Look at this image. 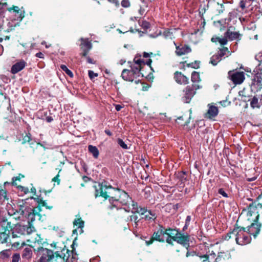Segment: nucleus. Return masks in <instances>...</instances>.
<instances>
[{
  "mask_svg": "<svg viewBox=\"0 0 262 262\" xmlns=\"http://www.w3.org/2000/svg\"><path fill=\"white\" fill-rule=\"evenodd\" d=\"M253 72L255 74H262V62L258 63L254 69Z\"/></svg>",
  "mask_w": 262,
  "mask_h": 262,
  "instance_id": "48",
  "label": "nucleus"
},
{
  "mask_svg": "<svg viewBox=\"0 0 262 262\" xmlns=\"http://www.w3.org/2000/svg\"><path fill=\"white\" fill-rule=\"evenodd\" d=\"M34 243L37 244L39 245L38 247H42L43 248L44 246H46L48 245L47 242L45 241L43 238L39 234H36L34 238Z\"/></svg>",
  "mask_w": 262,
  "mask_h": 262,
  "instance_id": "26",
  "label": "nucleus"
},
{
  "mask_svg": "<svg viewBox=\"0 0 262 262\" xmlns=\"http://www.w3.org/2000/svg\"><path fill=\"white\" fill-rule=\"evenodd\" d=\"M207 114L210 118L216 116L218 114L217 107L215 106H211L208 110Z\"/></svg>",
  "mask_w": 262,
  "mask_h": 262,
  "instance_id": "30",
  "label": "nucleus"
},
{
  "mask_svg": "<svg viewBox=\"0 0 262 262\" xmlns=\"http://www.w3.org/2000/svg\"><path fill=\"white\" fill-rule=\"evenodd\" d=\"M8 200L7 191L3 188L2 186H0V201Z\"/></svg>",
  "mask_w": 262,
  "mask_h": 262,
  "instance_id": "36",
  "label": "nucleus"
},
{
  "mask_svg": "<svg viewBox=\"0 0 262 262\" xmlns=\"http://www.w3.org/2000/svg\"><path fill=\"white\" fill-rule=\"evenodd\" d=\"M228 42V39L224 36V38H220L219 42L221 44L222 46H224Z\"/></svg>",
  "mask_w": 262,
  "mask_h": 262,
  "instance_id": "57",
  "label": "nucleus"
},
{
  "mask_svg": "<svg viewBox=\"0 0 262 262\" xmlns=\"http://www.w3.org/2000/svg\"><path fill=\"white\" fill-rule=\"evenodd\" d=\"M176 54L178 56H182L191 52V49L188 45H180L176 46Z\"/></svg>",
  "mask_w": 262,
  "mask_h": 262,
  "instance_id": "18",
  "label": "nucleus"
},
{
  "mask_svg": "<svg viewBox=\"0 0 262 262\" xmlns=\"http://www.w3.org/2000/svg\"><path fill=\"white\" fill-rule=\"evenodd\" d=\"M32 140V136L30 133H26L25 136H23L22 139V144H25L27 143H29L30 145H32L33 143H31V141Z\"/></svg>",
  "mask_w": 262,
  "mask_h": 262,
  "instance_id": "33",
  "label": "nucleus"
},
{
  "mask_svg": "<svg viewBox=\"0 0 262 262\" xmlns=\"http://www.w3.org/2000/svg\"><path fill=\"white\" fill-rule=\"evenodd\" d=\"M167 233L165 228L162 225H159V228L157 231H155L149 241H146L147 246L151 245L154 241H158L160 243H164L165 239L162 237Z\"/></svg>",
  "mask_w": 262,
  "mask_h": 262,
  "instance_id": "9",
  "label": "nucleus"
},
{
  "mask_svg": "<svg viewBox=\"0 0 262 262\" xmlns=\"http://www.w3.org/2000/svg\"><path fill=\"white\" fill-rule=\"evenodd\" d=\"M173 78L176 82L180 85H186L189 83V78L179 71L174 73Z\"/></svg>",
  "mask_w": 262,
  "mask_h": 262,
  "instance_id": "15",
  "label": "nucleus"
},
{
  "mask_svg": "<svg viewBox=\"0 0 262 262\" xmlns=\"http://www.w3.org/2000/svg\"><path fill=\"white\" fill-rule=\"evenodd\" d=\"M250 88L251 91L254 93L258 92L262 89V74H255Z\"/></svg>",
  "mask_w": 262,
  "mask_h": 262,
  "instance_id": "12",
  "label": "nucleus"
},
{
  "mask_svg": "<svg viewBox=\"0 0 262 262\" xmlns=\"http://www.w3.org/2000/svg\"><path fill=\"white\" fill-rule=\"evenodd\" d=\"M35 231L33 225H23L19 223H16L11 236L13 238L20 237L22 235H29Z\"/></svg>",
  "mask_w": 262,
  "mask_h": 262,
  "instance_id": "6",
  "label": "nucleus"
},
{
  "mask_svg": "<svg viewBox=\"0 0 262 262\" xmlns=\"http://www.w3.org/2000/svg\"><path fill=\"white\" fill-rule=\"evenodd\" d=\"M255 59L259 62H262V52H259L255 56Z\"/></svg>",
  "mask_w": 262,
  "mask_h": 262,
  "instance_id": "61",
  "label": "nucleus"
},
{
  "mask_svg": "<svg viewBox=\"0 0 262 262\" xmlns=\"http://www.w3.org/2000/svg\"><path fill=\"white\" fill-rule=\"evenodd\" d=\"M152 60L148 59L146 62L143 59L138 56H136L134 59V63L130 65V70L123 69L122 71L121 77L125 81L133 82L135 81L136 83H138L141 80L140 77H145L149 80H152L154 77L152 72H150L146 75L144 72V67L146 65L149 66L152 72L154 70L151 64Z\"/></svg>",
  "mask_w": 262,
  "mask_h": 262,
  "instance_id": "3",
  "label": "nucleus"
},
{
  "mask_svg": "<svg viewBox=\"0 0 262 262\" xmlns=\"http://www.w3.org/2000/svg\"><path fill=\"white\" fill-rule=\"evenodd\" d=\"M221 60L220 57L216 54L213 55L211 58L209 63L212 64L213 66H216L217 63Z\"/></svg>",
  "mask_w": 262,
  "mask_h": 262,
  "instance_id": "37",
  "label": "nucleus"
},
{
  "mask_svg": "<svg viewBox=\"0 0 262 262\" xmlns=\"http://www.w3.org/2000/svg\"><path fill=\"white\" fill-rule=\"evenodd\" d=\"M165 231H166L167 232L165 235L170 237H172L173 236H178V234L180 232L178 229L171 228L165 229Z\"/></svg>",
  "mask_w": 262,
  "mask_h": 262,
  "instance_id": "29",
  "label": "nucleus"
},
{
  "mask_svg": "<svg viewBox=\"0 0 262 262\" xmlns=\"http://www.w3.org/2000/svg\"><path fill=\"white\" fill-rule=\"evenodd\" d=\"M210 256H212L213 258H214L215 256V254L214 253L210 254V255L208 254H204V255H200L199 256L200 260L202 262H210L209 257Z\"/></svg>",
  "mask_w": 262,
  "mask_h": 262,
  "instance_id": "34",
  "label": "nucleus"
},
{
  "mask_svg": "<svg viewBox=\"0 0 262 262\" xmlns=\"http://www.w3.org/2000/svg\"><path fill=\"white\" fill-rule=\"evenodd\" d=\"M177 178L181 182V184H184L187 181V172L184 171H178L176 173Z\"/></svg>",
  "mask_w": 262,
  "mask_h": 262,
  "instance_id": "25",
  "label": "nucleus"
},
{
  "mask_svg": "<svg viewBox=\"0 0 262 262\" xmlns=\"http://www.w3.org/2000/svg\"><path fill=\"white\" fill-rule=\"evenodd\" d=\"M61 171V169L59 170V172H58V173L54 177L52 181L53 182H57V184L58 185H59L60 184V180L59 179V172L60 171Z\"/></svg>",
  "mask_w": 262,
  "mask_h": 262,
  "instance_id": "59",
  "label": "nucleus"
},
{
  "mask_svg": "<svg viewBox=\"0 0 262 262\" xmlns=\"http://www.w3.org/2000/svg\"><path fill=\"white\" fill-rule=\"evenodd\" d=\"M31 198L37 203V206L33 209H31L29 212L27 213L26 216L28 219L27 225H33L32 223L35 220L36 216H38L39 219L41 218V215L40 212L42 211V207H45L46 209L49 210L53 208V206L47 205L46 201L43 200V198L41 197V195H36V197H32Z\"/></svg>",
  "mask_w": 262,
  "mask_h": 262,
  "instance_id": "5",
  "label": "nucleus"
},
{
  "mask_svg": "<svg viewBox=\"0 0 262 262\" xmlns=\"http://www.w3.org/2000/svg\"><path fill=\"white\" fill-rule=\"evenodd\" d=\"M96 198L102 197L104 200L108 199L110 202L116 201L122 206H126L129 211L133 213H138L143 215L142 219L147 221H154L157 216L156 214L145 207H138L137 202L133 200L128 193L124 190L119 188H115L111 185H103V183H99L94 185Z\"/></svg>",
  "mask_w": 262,
  "mask_h": 262,
  "instance_id": "1",
  "label": "nucleus"
},
{
  "mask_svg": "<svg viewBox=\"0 0 262 262\" xmlns=\"http://www.w3.org/2000/svg\"><path fill=\"white\" fill-rule=\"evenodd\" d=\"M31 209V208L27 205L26 202L23 200L21 204L19 202L18 208L16 210V212L21 215L27 216V213L29 212Z\"/></svg>",
  "mask_w": 262,
  "mask_h": 262,
  "instance_id": "21",
  "label": "nucleus"
},
{
  "mask_svg": "<svg viewBox=\"0 0 262 262\" xmlns=\"http://www.w3.org/2000/svg\"><path fill=\"white\" fill-rule=\"evenodd\" d=\"M197 256L199 257V256H200V254L199 253H198L196 251H194L193 250H192V251H188V250L186 254V256L187 257H188L189 256Z\"/></svg>",
  "mask_w": 262,
  "mask_h": 262,
  "instance_id": "49",
  "label": "nucleus"
},
{
  "mask_svg": "<svg viewBox=\"0 0 262 262\" xmlns=\"http://www.w3.org/2000/svg\"><path fill=\"white\" fill-rule=\"evenodd\" d=\"M250 106L252 108H259L260 107V103L258 101V99L256 96H254L251 101Z\"/></svg>",
  "mask_w": 262,
  "mask_h": 262,
  "instance_id": "32",
  "label": "nucleus"
},
{
  "mask_svg": "<svg viewBox=\"0 0 262 262\" xmlns=\"http://www.w3.org/2000/svg\"><path fill=\"white\" fill-rule=\"evenodd\" d=\"M258 208L262 209V204L259 203L256 204L255 202L250 204L248 207V211L247 215L251 216L253 215H255L256 216L258 214L257 211Z\"/></svg>",
  "mask_w": 262,
  "mask_h": 262,
  "instance_id": "17",
  "label": "nucleus"
},
{
  "mask_svg": "<svg viewBox=\"0 0 262 262\" xmlns=\"http://www.w3.org/2000/svg\"><path fill=\"white\" fill-rule=\"evenodd\" d=\"M163 35L165 38L171 39L173 37V33L171 31V29H166L163 32Z\"/></svg>",
  "mask_w": 262,
  "mask_h": 262,
  "instance_id": "41",
  "label": "nucleus"
},
{
  "mask_svg": "<svg viewBox=\"0 0 262 262\" xmlns=\"http://www.w3.org/2000/svg\"><path fill=\"white\" fill-rule=\"evenodd\" d=\"M88 74H89V76L91 79H93L95 77H96L98 76V74L97 73H94L92 70H89Z\"/></svg>",
  "mask_w": 262,
  "mask_h": 262,
  "instance_id": "55",
  "label": "nucleus"
},
{
  "mask_svg": "<svg viewBox=\"0 0 262 262\" xmlns=\"http://www.w3.org/2000/svg\"><path fill=\"white\" fill-rule=\"evenodd\" d=\"M218 193L223 195L224 197H228V194L225 192V190L223 188H220L218 190Z\"/></svg>",
  "mask_w": 262,
  "mask_h": 262,
  "instance_id": "60",
  "label": "nucleus"
},
{
  "mask_svg": "<svg viewBox=\"0 0 262 262\" xmlns=\"http://www.w3.org/2000/svg\"><path fill=\"white\" fill-rule=\"evenodd\" d=\"M213 5V12L216 15H219L222 13L224 11V6L223 4L219 3H211Z\"/></svg>",
  "mask_w": 262,
  "mask_h": 262,
  "instance_id": "22",
  "label": "nucleus"
},
{
  "mask_svg": "<svg viewBox=\"0 0 262 262\" xmlns=\"http://www.w3.org/2000/svg\"><path fill=\"white\" fill-rule=\"evenodd\" d=\"M61 69L64 71L69 77L71 78L73 77L74 75L73 72L69 70L66 65L61 64L60 66Z\"/></svg>",
  "mask_w": 262,
  "mask_h": 262,
  "instance_id": "40",
  "label": "nucleus"
},
{
  "mask_svg": "<svg viewBox=\"0 0 262 262\" xmlns=\"http://www.w3.org/2000/svg\"><path fill=\"white\" fill-rule=\"evenodd\" d=\"M9 12H11L12 10L15 13L19 14L18 18L21 20L25 17V12L21 11L18 7L16 6H13L12 7H10L7 9Z\"/></svg>",
  "mask_w": 262,
  "mask_h": 262,
  "instance_id": "24",
  "label": "nucleus"
},
{
  "mask_svg": "<svg viewBox=\"0 0 262 262\" xmlns=\"http://www.w3.org/2000/svg\"><path fill=\"white\" fill-rule=\"evenodd\" d=\"M202 86L199 84H192L186 86L183 90L184 95L182 97V100L184 103H189L196 91L201 89Z\"/></svg>",
  "mask_w": 262,
  "mask_h": 262,
  "instance_id": "7",
  "label": "nucleus"
},
{
  "mask_svg": "<svg viewBox=\"0 0 262 262\" xmlns=\"http://www.w3.org/2000/svg\"><path fill=\"white\" fill-rule=\"evenodd\" d=\"M9 217L4 218L0 222V244L8 242L10 234H12L15 223L13 222L14 217L8 212Z\"/></svg>",
  "mask_w": 262,
  "mask_h": 262,
  "instance_id": "4",
  "label": "nucleus"
},
{
  "mask_svg": "<svg viewBox=\"0 0 262 262\" xmlns=\"http://www.w3.org/2000/svg\"><path fill=\"white\" fill-rule=\"evenodd\" d=\"M200 61L199 60H195L194 62L187 63L186 67L188 68H192L193 69H198L200 68Z\"/></svg>",
  "mask_w": 262,
  "mask_h": 262,
  "instance_id": "42",
  "label": "nucleus"
},
{
  "mask_svg": "<svg viewBox=\"0 0 262 262\" xmlns=\"http://www.w3.org/2000/svg\"><path fill=\"white\" fill-rule=\"evenodd\" d=\"M220 103L223 106L226 107L229 105L231 102L227 100H225L221 101Z\"/></svg>",
  "mask_w": 262,
  "mask_h": 262,
  "instance_id": "62",
  "label": "nucleus"
},
{
  "mask_svg": "<svg viewBox=\"0 0 262 262\" xmlns=\"http://www.w3.org/2000/svg\"><path fill=\"white\" fill-rule=\"evenodd\" d=\"M11 262H20L21 260L20 255L18 253H14L11 257Z\"/></svg>",
  "mask_w": 262,
  "mask_h": 262,
  "instance_id": "45",
  "label": "nucleus"
},
{
  "mask_svg": "<svg viewBox=\"0 0 262 262\" xmlns=\"http://www.w3.org/2000/svg\"><path fill=\"white\" fill-rule=\"evenodd\" d=\"M26 244L25 242H14L11 244L12 247L16 249H20L24 246H26Z\"/></svg>",
  "mask_w": 262,
  "mask_h": 262,
  "instance_id": "44",
  "label": "nucleus"
},
{
  "mask_svg": "<svg viewBox=\"0 0 262 262\" xmlns=\"http://www.w3.org/2000/svg\"><path fill=\"white\" fill-rule=\"evenodd\" d=\"M174 237V236L170 237L167 236V237L166 238V240H165V242L166 241V242L168 244L171 246H173V242H174V239H173Z\"/></svg>",
  "mask_w": 262,
  "mask_h": 262,
  "instance_id": "58",
  "label": "nucleus"
},
{
  "mask_svg": "<svg viewBox=\"0 0 262 262\" xmlns=\"http://www.w3.org/2000/svg\"><path fill=\"white\" fill-rule=\"evenodd\" d=\"M81 43L79 45L81 53L80 55L81 57H86L88 55L89 51L92 48V43L91 41L89 40L88 38H81L80 39Z\"/></svg>",
  "mask_w": 262,
  "mask_h": 262,
  "instance_id": "13",
  "label": "nucleus"
},
{
  "mask_svg": "<svg viewBox=\"0 0 262 262\" xmlns=\"http://www.w3.org/2000/svg\"><path fill=\"white\" fill-rule=\"evenodd\" d=\"M259 214H257L255 219L253 220V222L247 228V232L251 235H253L256 238L259 233L261 227V224L258 222Z\"/></svg>",
  "mask_w": 262,
  "mask_h": 262,
  "instance_id": "10",
  "label": "nucleus"
},
{
  "mask_svg": "<svg viewBox=\"0 0 262 262\" xmlns=\"http://www.w3.org/2000/svg\"><path fill=\"white\" fill-rule=\"evenodd\" d=\"M228 78L235 84H241L245 79V73L236 71H229L228 73Z\"/></svg>",
  "mask_w": 262,
  "mask_h": 262,
  "instance_id": "11",
  "label": "nucleus"
},
{
  "mask_svg": "<svg viewBox=\"0 0 262 262\" xmlns=\"http://www.w3.org/2000/svg\"><path fill=\"white\" fill-rule=\"evenodd\" d=\"M17 188L20 190L21 191L24 192L25 194H27L29 192V190L28 187H26L21 185H18L17 186Z\"/></svg>",
  "mask_w": 262,
  "mask_h": 262,
  "instance_id": "53",
  "label": "nucleus"
},
{
  "mask_svg": "<svg viewBox=\"0 0 262 262\" xmlns=\"http://www.w3.org/2000/svg\"><path fill=\"white\" fill-rule=\"evenodd\" d=\"M189 111V115L188 116V119H186V121L183 124H182V125H183V126H187L190 122V120L191 119V115L192 114L191 108H190Z\"/></svg>",
  "mask_w": 262,
  "mask_h": 262,
  "instance_id": "56",
  "label": "nucleus"
},
{
  "mask_svg": "<svg viewBox=\"0 0 262 262\" xmlns=\"http://www.w3.org/2000/svg\"><path fill=\"white\" fill-rule=\"evenodd\" d=\"M85 57L86 59V61L88 63L91 64H95L96 62L94 61V60L92 59L90 56L86 55V56Z\"/></svg>",
  "mask_w": 262,
  "mask_h": 262,
  "instance_id": "64",
  "label": "nucleus"
},
{
  "mask_svg": "<svg viewBox=\"0 0 262 262\" xmlns=\"http://www.w3.org/2000/svg\"><path fill=\"white\" fill-rule=\"evenodd\" d=\"M227 52H229L228 49L227 47H223V48L220 50L216 54L222 60V58L225 56Z\"/></svg>",
  "mask_w": 262,
  "mask_h": 262,
  "instance_id": "39",
  "label": "nucleus"
},
{
  "mask_svg": "<svg viewBox=\"0 0 262 262\" xmlns=\"http://www.w3.org/2000/svg\"><path fill=\"white\" fill-rule=\"evenodd\" d=\"M191 80L192 82V84H199L201 80L200 73L196 71L192 72L191 73Z\"/></svg>",
  "mask_w": 262,
  "mask_h": 262,
  "instance_id": "28",
  "label": "nucleus"
},
{
  "mask_svg": "<svg viewBox=\"0 0 262 262\" xmlns=\"http://www.w3.org/2000/svg\"><path fill=\"white\" fill-rule=\"evenodd\" d=\"M32 247L29 246L23 249L21 252V257L24 261L29 260L32 257Z\"/></svg>",
  "mask_w": 262,
  "mask_h": 262,
  "instance_id": "19",
  "label": "nucleus"
},
{
  "mask_svg": "<svg viewBox=\"0 0 262 262\" xmlns=\"http://www.w3.org/2000/svg\"><path fill=\"white\" fill-rule=\"evenodd\" d=\"M20 180H21V177H20V176H16V177H14L12 179V181L11 182V184L12 186H17V183H16V182L17 181H20Z\"/></svg>",
  "mask_w": 262,
  "mask_h": 262,
  "instance_id": "51",
  "label": "nucleus"
},
{
  "mask_svg": "<svg viewBox=\"0 0 262 262\" xmlns=\"http://www.w3.org/2000/svg\"><path fill=\"white\" fill-rule=\"evenodd\" d=\"M10 256V251L7 250H5L0 252V259L3 260L8 259Z\"/></svg>",
  "mask_w": 262,
  "mask_h": 262,
  "instance_id": "35",
  "label": "nucleus"
},
{
  "mask_svg": "<svg viewBox=\"0 0 262 262\" xmlns=\"http://www.w3.org/2000/svg\"><path fill=\"white\" fill-rule=\"evenodd\" d=\"M120 4L124 8H128L131 5L129 0H121Z\"/></svg>",
  "mask_w": 262,
  "mask_h": 262,
  "instance_id": "47",
  "label": "nucleus"
},
{
  "mask_svg": "<svg viewBox=\"0 0 262 262\" xmlns=\"http://www.w3.org/2000/svg\"><path fill=\"white\" fill-rule=\"evenodd\" d=\"M74 241L71 245L72 250L66 249L64 243L53 242L50 244L51 249L37 247L35 250L41 255L40 262H68L71 254L75 250Z\"/></svg>",
  "mask_w": 262,
  "mask_h": 262,
  "instance_id": "2",
  "label": "nucleus"
},
{
  "mask_svg": "<svg viewBox=\"0 0 262 262\" xmlns=\"http://www.w3.org/2000/svg\"><path fill=\"white\" fill-rule=\"evenodd\" d=\"M237 230V223H236L234 226V229L229 232L227 234L223 236V238L225 240L228 241L229 239L231 238V234H233L234 236L236 237V232Z\"/></svg>",
  "mask_w": 262,
  "mask_h": 262,
  "instance_id": "31",
  "label": "nucleus"
},
{
  "mask_svg": "<svg viewBox=\"0 0 262 262\" xmlns=\"http://www.w3.org/2000/svg\"><path fill=\"white\" fill-rule=\"evenodd\" d=\"M109 2L114 4L117 8L119 7L121 0H108Z\"/></svg>",
  "mask_w": 262,
  "mask_h": 262,
  "instance_id": "63",
  "label": "nucleus"
},
{
  "mask_svg": "<svg viewBox=\"0 0 262 262\" xmlns=\"http://www.w3.org/2000/svg\"><path fill=\"white\" fill-rule=\"evenodd\" d=\"M141 26L143 29L147 30L150 28V24L147 21L143 20L141 22Z\"/></svg>",
  "mask_w": 262,
  "mask_h": 262,
  "instance_id": "50",
  "label": "nucleus"
},
{
  "mask_svg": "<svg viewBox=\"0 0 262 262\" xmlns=\"http://www.w3.org/2000/svg\"><path fill=\"white\" fill-rule=\"evenodd\" d=\"M89 151L93 155L95 159H97L99 155V151L96 146L90 145L88 146Z\"/></svg>",
  "mask_w": 262,
  "mask_h": 262,
  "instance_id": "27",
  "label": "nucleus"
},
{
  "mask_svg": "<svg viewBox=\"0 0 262 262\" xmlns=\"http://www.w3.org/2000/svg\"><path fill=\"white\" fill-rule=\"evenodd\" d=\"M26 64V62L22 60L13 64L11 69V72L13 74H16L24 69Z\"/></svg>",
  "mask_w": 262,
  "mask_h": 262,
  "instance_id": "20",
  "label": "nucleus"
},
{
  "mask_svg": "<svg viewBox=\"0 0 262 262\" xmlns=\"http://www.w3.org/2000/svg\"><path fill=\"white\" fill-rule=\"evenodd\" d=\"M73 224L74 226H77L78 228H82L84 226V223L82 220L81 218L80 217L75 219L73 222Z\"/></svg>",
  "mask_w": 262,
  "mask_h": 262,
  "instance_id": "38",
  "label": "nucleus"
},
{
  "mask_svg": "<svg viewBox=\"0 0 262 262\" xmlns=\"http://www.w3.org/2000/svg\"><path fill=\"white\" fill-rule=\"evenodd\" d=\"M237 230L235 241L237 244L245 245L250 243L251 241V235L247 232L246 228L237 225Z\"/></svg>",
  "mask_w": 262,
  "mask_h": 262,
  "instance_id": "8",
  "label": "nucleus"
},
{
  "mask_svg": "<svg viewBox=\"0 0 262 262\" xmlns=\"http://www.w3.org/2000/svg\"><path fill=\"white\" fill-rule=\"evenodd\" d=\"M231 258L230 253L229 251L226 252H220L216 258V261H221L222 260H227Z\"/></svg>",
  "mask_w": 262,
  "mask_h": 262,
  "instance_id": "23",
  "label": "nucleus"
},
{
  "mask_svg": "<svg viewBox=\"0 0 262 262\" xmlns=\"http://www.w3.org/2000/svg\"><path fill=\"white\" fill-rule=\"evenodd\" d=\"M130 220L131 221H134V223H139L140 221V219H139L137 215L134 214L130 216Z\"/></svg>",
  "mask_w": 262,
  "mask_h": 262,
  "instance_id": "54",
  "label": "nucleus"
},
{
  "mask_svg": "<svg viewBox=\"0 0 262 262\" xmlns=\"http://www.w3.org/2000/svg\"><path fill=\"white\" fill-rule=\"evenodd\" d=\"M110 203V204L108 205V208L110 210H113L114 209H117V210L118 209V208L117 207V202H116V201H113V202H112L111 203Z\"/></svg>",
  "mask_w": 262,
  "mask_h": 262,
  "instance_id": "52",
  "label": "nucleus"
},
{
  "mask_svg": "<svg viewBox=\"0 0 262 262\" xmlns=\"http://www.w3.org/2000/svg\"><path fill=\"white\" fill-rule=\"evenodd\" d=\"M188 117L186 115H183L177 118L176 121L179 124H183L185 121L186 119H188Z\"/></svg>",
  "mask_w": 262,
  "mask_h": 262,
  "instance_id": "46",
  "label": "nucleus"
},
{
  "mask_svg": "<svg viewBox=\"0 0 262 262\" xmlns=\"http://www.w3.org/2000/svg\"><path fill=\"white\" fill-rule=\"evenodd\" d=\"M232 28L233 27H230L227 29L224 34L225 37L230 41L236 40L238 41L241 40L242 34H240L239 32H235L231 30L230 28Z\"/></svg>",
  "mask_w": 262,
  "mask_h": 262,
  "instance_id": "16",
  "label": "nucleus"
},
{
  "mask_svg": "<svg viewBox=\"0 0 262 262\" xmlns=\"http://www.w3.org/2000/svg\"><path fill=\"white\" fill-rule=\"evenodd\" d=\"M173 239L174 242L186 247L187 249H188L190 244V236L188 234H184L180 232L178 236L174 237Z\"/></svg>",
  "mask_w": 262,
  "mask_h": 262,
  "instance_id": "14",
  "label": "nucleus"
},
{
  "mask_svg": "<svg viewBox=\"0 0 262 262\" xmlns=\"http://www.w3.org/2000/svg\"><path fill=\"white\" fill-rule=\"evenodd\" d=\"M117 142L118 144L123 149H127L129 148L127 145L125 143V142L120 138H118L117 139Z\"/></svg>",
  "mask_w": 262,
  "mask_h": 262,
  "instance_id": "43",
  "label": "nucleus"
}]
</instances>
